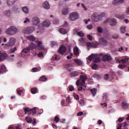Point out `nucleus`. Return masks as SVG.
<instances>
[{"mask_svg":"<svg viewBox=\"0 0 129 129\" xmlns=\"http://www.w3.org/2000/svg\"><path fill=\"white\" fill-rule=\"evenodd\" d=\"M99 43H100L101 45H102L103 46H105L106 45H107V41L103 38H101L99 39Z\"/></svg>","mask_w":129,"mask_h":129,"instance_id":"obj_16","label":"nucleus"},{"mask_svg":"<svg viewBox=\"0 0 129 129\" xmlns=\"http://www.w3.org/2000/svg\"><path fill=\"white\" fill-rule=\"evenodd\" d=\"M17 90V93L18 95H20V96L22 95L23 90H19V89H18Z\"/></svg>","mask_w":129,"mask_h":129,"instance_id":"obj_52","label":"nucleus"},{"mask_svg":"<svg viewBox=\"0 0 129 129\" xmlns=\"http://www.w3.org/2000/svg\"><path fill=\"white\" fill-rule=\"evenodd\" d=\"M59 120H60V119L59 118V117L55 116L54 117V121L56 122H59Z\"/></svg>","mask_w":129,"mask_h":129,"instance_id":"obj_54","label":"nucleus"},{"mask_svg":"<svg viewBox=\"0 0 129 129\" xmlns=\"http://www.w3.org/2000/svg\"><path fill=\"white\" fill-rule=\"evenodd\" d=\"M107 98V94H103V99H106Z\"/></svg>","mask_w":129,"mask_h":129,"instance_id":"obj_58","label":"nucleus"},{"mask_svg":"<svg viewBox=\"0 0 129 129\" xmlns=\"http://www.w3.org/2000/svg\"><path fill=\"white\" fill-rule=\"evenodd\" d=\"M6 72H7V68L5 65L3 64L0 67V74H4Z\"/></svg>","mask_w":129,"mask_h":129,"instance_id":"obj_17","label":"nucleus"},{"mask_svg":"<svg viewBox=\"0 0 129 129\" xmlns=\"http://www.w3.org/2000/svg\"><path fill=\"white\" fill-rule=\"evenodd\" d=\"M58 45V43L56 42L52 41L51 42V47H54V46H57Z\"/></svg>","mask_w":129,"mask_h":129,"instance_id":"obj_48","label":"nucleus"},{"mask_svg":"<svg viewBox=\"0 0 129 129\" xmlns=\"http://www.w3.org/2000/svg\"><path fill=\"white\" fill-rule=\"evenodd\" d=\"M123 119H124V117L119 118L118 119V121H119V122H121L122 121H123Z\"/></svg>","mask_w":129,"mask_h":129,"instance_id":"obj_62","label":"nucleus"},{"mask_svg":"<svg viewBox=\"0 0 129 129\" xmlns=\"http://www.w3.org/2000/svg\"><path fill=\"white\" fill-rule=\"evenodd\" d=\"M39 81H47V78L45 76H42L39 78Z\"/></svg>","mask_w":129,"mask_h":129,"instance_id":"obj_39","label":"nucleus"},{"mask_svg":"<svg viewBox=\"0 0 129 129\" xmlns=\"http://www.w3.org/2000/svg\"><path fill=\"white\" fill-rule=\"evenodd\" d=\"M24 110L25 111V114H27V113H28V112H30V111H31V109H30V108L29 107H25L24 109Z\"/></svg>","mask_w":129,"mask_h":129,"instance_id":"obj_38","label":"nucleus"},{"mask_svg":"<svg viewBox=\"0 0 129 129\" xmlns=\"http://www.w3.org/2000/svg\"><path fill=\"white\" fill-rule=\"evenodd\" d=\"M59 32L63 35H65V34H67L68 31L67 30H66L65 28H60Z\"/></svg>","mask_w":129,"mask_h":129,"instance_id":"obj_28","label":"nucleus"},{"mask_svg":"<svg viewBox=\"0 0 129 129\" xmlns=\"http://www.w3.org/2000/svg\"><path fill=\"white\" fill-rule=\"evenodd\" d=\"M69 90L70 91H73V90H74V87H73V86H71L69 87Z\"/></svg>","mask_w":129,"mask_h":129,"instance_id":"obj_61","label":"nucleus"},{"mask_svg":"<svg viewBox=\"0 0 129 129\" xmlns=\"http://www.w3.org/2000/svg\"><path fill=\"white\" fill-rule=\"evenodd\" d=\"M18 32L19 29H18V28L15 26H10L6 31V34L10 36H14V35L17 34Z\"/></svg>","mask_w":129,"mask_h":129,"instance_id":"obj_2","label":"nucleus"},{"mask_svg":"<svg viewBox=\"0 0 129 129\" xmlns=\"http://www.w3.org/2000/svg\"><path fill=\"white\" fill-rule=\"evenodd\" d=\"M121 106L123 109H125L126 108H127V107H128V104L126 102H122L121 103Z\"/></svg>","mask_w":129,"mask_h":129,"instance_id":"obj_27","label":"nucleus"},{"mask_svg":"<svg viewBox=\"0 0 129 129\" xmlns=\"http://www.w3.org/2000/svg\"><path fill=\"white\" fill-rule=\"evenodd\" d=\"M60 56L57 55V54H55L52 58V60H56V61H58V60H60Z\"/></svg>","mask_w":129,"mask_h":129,"instance_id":"obj_30","label":"nucleus"},{"mask_svg":"<svg viewBox=\"0 0 129 129\" xmlns=\"http://www.w3.org/2000/svg\"><path fill=\"white\" fill-rule=\"evenodd\" d=\"M35 31L34 27H28L24 29V33L25 34H31V33H33Z\"/></svg>","mask_w":129,"mask_h":129,"instance_id":"obj_11","label":"nucleus"},{"mask_svg":"<svg viewBox=\"0 0 129 129\" xmlns=\"http://www.w3.org/2000/svg\"><path fill=\"white\" fill-rule=\"evenodd\" d=\"M22 10L24 14H29V8L25 6L22 7Z\"/></svg>","mask_w":129,"mask_h":129,"instance_id":"obj_26","label":"nucleus"},{"mask_svg":"<svg viewBox=\"0 0 129 129\" xmlns=\"http://www.w3.org/2000/svg\"><path fill=\"white\" fill-rule=\"evenodd\" d=\"M74 54L76 56H79V48L78 47L76 46L75 47L74 49Z\"/></svg>","mask_w":129,"mask_h":129,"instance_id":"obj_25","label":"nucleus"},{"mask_svg":"<svg viewBox=\"0 0 129 129\" xmlns=\"http://www.w3.org/2000/svg\"><path fill=\"white\" fill-rule=\"evenodd\" d=\"M84 103H85L84 100H80V104L81 105H84Z\"/></svg>","mask_w":129,"mask_h":129,"instance_id":"obj_64","label":"nucleus"},{"mask_svg":"<svg viewBox=\"0 0 129 129\" xmlns=\"http://www.w3.org/2000/svg\"><path fill=\"white\" fill-rule=\"evenodd\" d=\"M12 11L14 13H18L19 12V7L18 6H15L12 8Z\"/></svg>","mask_w":129,"mask_h":129,"instance_id":"obj_35","label":"nucleus"},{"mask_svg":"<svg viewBox=\"0 0 129 129\" xmlns=\"http://www.w3.org/2000/svg\"><path fill=\"white\" fill-rule=\"evenodd\" d=\"M62 15L64 16H67L69 14V9L68 8H65L62 9L61 11Z\"/></svg>","mask_w":129,"mask_h":129,"instance_id":"obj_20","label":"nucleus"},{"mask_svg":"<svg viewBox=\"0 0 129 129\" xmlns=\"http://www.w3.org/2000/svg\"><path fill=\"white\" fill-rule=\"evenodd\" d=\"M38 89H36V88H33L31 89V93L32 94H36L37 93Z\"/></svg>","mask_w":129,"mask_h":129,"instance_id":"obj_40","label":"nucleus"},{"mask_svg":"<svg viewBox=\"0 0 129 129\" xmlns=\"http://www.w3.org/2000/svg\"><path fill=\"white\" fill-rule=\"evenodd\" d=\"M32 70L33 72H38V71H40V70H39L37 68H34L32 69Z\"/></svg>","mask_w":129,"mask_h":129,"instance_id":"obj_56","label":"nucleus"},{"mask_svg":"<svg viewBox=\"0 0 129 129\" xmlns=\"http://www.w3.org/2000/svg\"><path fill=\"white\" fill-rule=\"evenodd\" d=\"M129 57H126L124 58H123L121 60L118 59L117 61L118 62V63H122V64H119L118 67L119 69H123L125 68V65H129Z\"/></svg>","mask_w":129,"mask_h":129,"instance_id":"obj_3","label":"nucleus"},{"mask_svg":"<svg viewBox=\"0 0 129 129\" xmlns=\"http://www.w3.org/2000/svg\"><path fill=\"white\" fill-rule=\"evenodd\" d=\"M100 56H102V61H109V60H111V56L109 54H104L103 53H100Z\"/></svg>","mask_w":129,"mask_h":129,"instance_id":"obj_10","label":"nucleus"},{"mask_svg":"<svg viewBox=\"0 0 129 129\" xmlns=\"http://www.w3.org/2000/svg\"><path fill=\"white\" fill-rule=\"evenodd\" d=\"M71 76L72 77H76V76H78V72L75 71V72H72L71 73Z\"/></svg>","mask_w":129,"mask_h":129,"instance_id":"obj_31","label":"nucleus"},{"mask_svg":"<svg viewBox=\"0 0 129 129\" xmlns=\"http://www.w3.org/2000/svg\"><path fill=\"white\" fill-rule=\"evenodd\" d=\"M43 7L45 10H50V4L48 1H45L43 3Z\"/></svg>","mask_w":129,"mask_h":129,"instance_id":"obj_19","label":"nucleus"},{"mask_svg":"<svg viewBox=\"0 0 129 129\" xmlns=\"http://www.w3.org/2000/svg\"><path fill=\"white\" fill-rule=\"evenodd\" d=\"M109 79V76L108 75V74H106L104 75V79H105V80H108Z\"/></svg>","mask_w":129,"mask_h":129,"instance_id":"obj_50","label":"nucleus"},{"mask_svg":"<svg viewBox=\"0 0 129 129\" xmlns=\"http://www.w3.org/2000/svg\"><path fill=\"white\" fill-rule=\"evenodd\" d=\"M87 29H88V30H91L92 28H93V26H92V25H87Z\"/></svg>","mask_w":129,"mask_h":129,"instance_id":"obj_55","label":"nucleus"},{"mask_svg":"<svg viewBox=\"0 0 129 129\" xmlns=\"http://www.w3.org/2000/svg\"><path fill=\"white\" fill-rule=\"evenodd\" d=\"M30 51H31V50L29 48L26 47V48H24V49H23L22 52L27 54V53H29Z\"/></svg>","mask_w":129,"mask_h":129,"instance_id":"obj_32","label":"nucleus"},{"mask_svg":"<svg viewBox=\"0 0 129 129\" xmlns=\"http://www.w3.org/2000/svg\"><path fill=\"white\" fill-rule=\"evenodd\" d=\"M92 69H94L95 70H96L97 69V64L95 63H93L92 66Z\"/></svg>","mask_w":129,"mask_h":129,"instance_id":"obj_49","label":"nucleus"},{"mask_svg":"<svg viewBox=\"0 0 129 129\" xmlns=\"http://www.w3.org/2000/svg\"><path fill=\"white\" fill-rule=\"evenodd\" d=\"M72 56H73V54L72 53H70V55L67 56V59H71Z\"/></svg>","mask_w":129,"mask_h":129,"instance_id":"obj_63","label":"nucleus"},{"mask_svg":"<svg viewBox=\"0 0 129 129\" xmlns=\"http://www.w3.org/2000/svg\"><path fill=\"white\" fill-rule=\"evenodd\" d=\"M126 27L124 26H122L120 28V32L122 34H124V33H125V31H126Z\"/></svg>","mask_w":129,"mask_h":129,"instance_id":"obj_29","label":"nucleus"},{"mask_svg":"<svg viewBox=\"0 0 129 129\" xmlns=\"http://www.w3.org/2000/svg\"><path fill=\"white\" fill-rule=\"evenodd\" d=\"M66 47L64 45H62L58 49L59 54H64L66 52Z\"/></svg>","mask_w":129,"mask_h":129,"instance_id":"obj_15","label":"nucleus"},{"mask_svg":"<svg viewBox=\"0 0 129 129\" xmlns=\"http://www.w3.org/2000/svg\"><path fill=\"white\" fill-rule=\"evenodd\" d=\"M28 47L29 48V50H34V49H36L37 48V46L33 42H31L29 44Z\"/></svg>","mask_w":129,"mask_h":129,"instance_id":"obj_22","label":"nucleus"},{"mask_svg":"<svg viewBox=\"0 0 129 129\" xmlns=\"http://www.w3.org/2000/svg\"><path fill=\"white\" fill-rule=\"evenodd\" d=\"M82 7L85 11H86V10H87V8H86V6L84 4H82Z\"/></svg>","mask_w":129,"mask_h":129,"instance_id":"obj_60","label":"nucleus"},{"mask_svg":"<svg viewBox=\"0 0 129 129\" xmlns=\"http://www.w3.org/2000/svg\"><path fill=\"white\" fill-rule=\"evenodd\" d=\"M91 18L94 22H98V21H101V17L99 16V15H97V13H94Z\"/></svg>","mask_w":129,"mask_h":129,"instance_id":"obj_8","label":"nucleus"},{"mask_svg":"<svg viewBox=\"0 0 129 129\" xmlns=\"http://www.w3.org/2000/svg\"><path fill=\"white\" fill-rule=\"evenodd\" d=\"M25 119L26 121L29 123H31V122L33 121V119L31 118H30L29 117H27Z\"/></svg>","mask_w":129,"mask_h":129,"instance_id":"obj_41","label":"nucleus"},{"mask_svg":"<svg viewBox=\"0 0 129 129\" xmlns=\"http://www.w3.org/2000/svg\"><path fill=\"white\" fill-rule=\"evenodd\" d=\"M87 38H88V40H89L90 41H92V39H93L92 38V36H91V35H88Z\"/></svg>","mask_w":129,"mask_h":129,"instance_id":"obj_57","label":"nucleus"},{"mask_svg":"<svg viewBox=\"0 0 129 129\" xmlns=\"http://www.w3.org/2000/svg\"><path fill=\"white\" fill-rule=\"evenodd\" d=\"M86 79H87V77H86V76L83 75L80 76V79L77 81V85L84 86V85H85V81Z\"/></svg>","mask_w":129,"mask_h":129,"instance_id":"obj_5","label":"nucleus"},{"mask_svg":"<svg viewBox=\"0 0 129 129\" xmlns=\"http://www.w3.org/2000/svg\"><path fill=\"white\" fill-rule=\"evenodd\" d=\"M15 51H17V47H15L14 48H11L10 49V52L11 53H14Z\"/></svg>","mask_w":129,"mask_h":129,"instance_id":"obj_51","label":"nucleus"},{"mask_svg":"<svg viewBox=\"0 0 129 129\" xmlns=\"http://www.w3.org/2000/svg\"><path fill=\"white\" fill-rule=\"evenodd\" d=\"M51 23L49 20L45 21L42 24L38 25V30L37 31V34H42L44 33V27H49Z\"/></svg>","mask_w":129,"mask_h":129,"instance_id":"obj_1","label":"nucleus"},{"mask_svg":"<svg viewBox=\"0 0 129 129\" xmlns=\"http://www.w3.org/2000/svg\"><path fill=\"white\" fill-rule=\"evenodd\" d=\"M28 40H30V41H35L36 40V37L33 36H27Z\"/></svg>","mask_w":129,"mask_h":129,"instance_id":"obj_34","label":"nucleus"},{"mask_svg":"<svg viewBox=\"0 0 129 129\" xmlns=\"http://www.w3.org/2000/svg\"><path fill=\"white\" fill-rule=\"evenodd\" d=\"M17 0H7V4L8 6H13Z\"/></svg>","mask_w":129,"mask_h":129,"instance_id":"obj_24","label":"nucleus"},{"mask_svg":"<svg viewBox=\"0 0 129 129\" xmlns=\"http://www.w3.org/2000/svg\"><path fill=\"white\" fill-rule=\"evenodd\" d=\"M31 21L28 18H26L25 21H24V24H28L30 23Z\"/></svg>","mask_w":129,"mask_h":129,"instance_id":"obj_47","label":"nucleus"},{"mask_svg":"<svg viewBox=\"0 0 129 129\" xmlns=\"http://www.w3.org/2000/svg\"><path fill=\"white\" fill-rule=\"evenodd\" d=\"M4 15L5 17H11L12 16V12L10 10H6L4 12Z\"/></svg>","mask_w":129,"mask_h":129,"instance_id":"obj_21","label":"nucleus"},{"mask_svg":"<svg viewBox=\"0 0 129 129\" xmlns=\"http://www.w3.org/2000/svg\"><path fill=\"white\" fill-rule=\"evenodd\" d=\"M75 61L76 62V64H77V65H82V61L79 59H75Z\"/></svg>","mask_w":129,"mask_h":129,"instance_id":"obj_37","label":"nucleus"},{"mask_svg":"<svg viewBox=\"0 0 129 129\" xmlns=\"http://www.w3.org/2000/svg\"><path fill=\"white\" fill-rule=\"evenodd\" d=\"M93 77L94 78H95V79H100V78H101V77H100V76H98V75L97 74H95L94 76H93Z\"/></svg>","mask_w":129,"mask_h":129,"instance_id":"obj_46","label":"nucleus"},{"mask_svg":"<svg viewBox=\"0 0 129 129\" xmlns=\"http://www.w3.org/2000/svg\"><path fill=\"white\" fill-rule=\"evenodd\" d=\"M36 43L38 44V47L39 50H44L45 53H47V50L44 49L43 46L42 45V42L37 41Z\"/></svg>","mask_w":129,"mask_h":129,"instance_id":"obj_14","label":"nucleus"},{"mask_svg":"<svg viewBox=\"0 0 129 129\" xmlns=\"http://www.w3.org/2000/svg\"><path fill=\"white\" fill-rule=\"evenodd\" d=\"M109 23V25L110 26H112V27H114V26H116V20L115 19L112 18V19H107V20H105L104 23L105 24H108Z\"/></svg>","mask_w":129,"mask_h":129,"instance_id":"obj_6","label":"nucleus"},{"mask_svg":"<svg viewBox=\"0 0 129 129\" xmlns=\"http://www.w3.org/2000/svg\"><path fill=\"white\" fill-rule=\"evenodd\" d=\"M6 59H8V54L0 51V61H4V60H6Z\"/></svg>","mask_w":129,"mask_h":129,"instance_id":"obj_12","label":"nucleus"},{"mask_svg":"<svg viewBox=\"0 0 129 129\" xmlns=\"http://www.w3.org/2000/svg\"><path fill=\"white\" fill-rule=\"evenodd\" d=\"M124 2V0H113L112 5H121Z\"/></svg>","mask_w":129,"mask_h":129,"instance_id":"obj_18","label":"nucleus"},{"mask_svg":"<svg viewBox=\"0 0 129 129\" xmlns=\"http://www.w3.org/2000/svg\"><path fill=\"white\" fill-rule=\"evenodd\" d=\"M102 28L101 27H98L97 28V32L98 33H100V34H101V33H102Z\"/></svg>","mask_w":129,"mask_h":129,"instance_id":"obj_45","label":"nucleus"},{"mask_svg":"<svg viewBox=\"0 0 129 129\" xmlns=\"http://www.w3.org/2000/svg\"><path fill=\"white\" fill-rule=\"evenodd\" d=\"M32 23L33 25L38 26V25L40 24V19L37 17H34L32 19Z\"/></svg>","mask_w":129,"mask_h":129,"instance_id":"obj_13","label":"nucleus"},{"mask_svg":"<svg viewBox=\"0 0 129 129\" xmlns=\"http://www.w3.org/2000/svg\"><path fill=\"white\" fill-rule=\"evenodd\" d=\"M98 43L97 42L94 43H87V45L88 46V47H92L93 48H97V45Z\"/></svg>","mask_w":129,"mask_h":129,"instance_id":"obj_23","label":"nucleus"},{"mask_svg":"<svg viewBox=\"0 0 129 129\" xmlns=\"http://www.w3.org/2000/svg\"><path fill=\"white\" fill-rule=\"evenodd\" d=\"M79 18V14L77 12H73L70 14L69 20L71 21H76Z\"/></svg>","mask_w":129,"mask_h":129,"instance_id":"obj_7","label":"nucleus"},{"mask_svg":"<svg viewBox=\"0 0 129 129\" xmlns=\"http://www.w3.org/2000/svg\"><path fill=\"white\" fill-rule=\"evenodd\" d=\"M91 91L92 93L93 96H95V95L96 94V91H97L96 88L91 89Z\"/></svg>","mask_w":129,"mask_h":129,"instance_id":"obj_36","label":"nucleus"},{"mask_svg":"<svg viewBox=\"0 0 129 129\" xmlns=\"http://www.w3.org/2000/svg\"><path fill=\"white\" fill-rule=\"evenodd\" d=\"M16 38L14 37H12L10 38V41L7 44H5L6 46H7V47H12V46H13V45H15L16 44Z\"/></svg>","mask_w":129,"mask_h":129,"instance_id":"obj_9","label":"nucleus"},{"mask_svg":"<svg viewBox=\"0 0 129 129\" xmlns=\"http://www.w3.org/2000/svg\"><path fill=\"white\" fill-rule=\"evenodd\" d=\"M36 109H37L36 108V107H34L33 109H31V111L33 115H34V114H36V113L37 112V111H36Z\"/></svg>","mask_w":129,"mask_h":129,"instance_id":"obj_43","label":"nucleus"},{"mask_svg":"<svg viewBox=\"0 0 129 129\" xmlns=\"http://www.w3.org/2000/svg\"><path fill=\"white\" fill-rule=\"evenodd\" d=\"M99 16H100L101 19H102V17H105V13H101L100 15H99Z\"/></svg>","mask_w":129,"mask_h":129,"instance_id":"obj_59","label":"nucleus"},{"mask_svg":"<svg viewBox=\"0 0 129 129\" xmlns=\"http://www.w3.org/2000/svg\"><path fill=\"white\" fill-rule=\"evenodd\" d=\"M44 54H45V52L40 51L38 53V57H42V58H44Z\"/></svg>","mask_w":129,"mask_h":129,"instance_id":"obj_44","label":"nucleus"},{"mask_svg":"<svg viewBox=\"0 0 129 129\" xmlns=\"http://www.w3.org/2000/svg\"><path fill=\"white\" fill-rule=\"evenodd\" d=\"M113 39H118V34H115L112 36Z\"/></svg>","mask_w":129,"mask_h":129,"instance_id":"obj_53","label":"nucleus"},{"mask_svg":"<svg viewBox=\"0 0 129 129\" xmlns=\"http://www.w3.org/2000/svg\"><path fill=\"white\" fill-rule=\"evenodd\" d=\"M77 34L78 36H79L80 37H83L84 36H85V34L82 31L78 32Z\"/></svg>","mask_w":129,"mask_h":129,"instance_id":"obj_42","label":"nucleus"},{"mask_svg":"<svg viewBox=\"0 0 129 129\" xmlns=\"http://www.w3.org/2000/svg\"><path fill=\"white\" fill-rule=\"evenodd\" d=\"M92 60L95 63H98V62H100L101 61L100 58L98 57L96 54H92L90 55L87 59L88 62H91Z\"/></svg>","mask_w":129,"mask_h":129,"instance_id":"obj_4","label":"nucleus"},{"mask_svg":"<svg viewBox=\"0 0 129 129\" xmlns=\"http://www.w3.org/2000/svg\"><path fill=\"white\" fill-rule=\"evenodd\" d=\"M115 17L119 19V20H122V19H124V16L123 15H118L117 14L115 15Z\"/></svg>","mask_w":129,"mask_h":129,"instance_id":"obj_33","label":"nucleus"}]
</instances>
